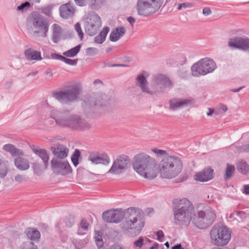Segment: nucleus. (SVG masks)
Segmentation results:
<instances>
[{"label":"nucleus","instance_id":"13d9d810","mask_svg":"<svg viewBox=\"0 0 249 249\" xmlns=\"http://www.w3.org/2000/svg\"><path fill=\"white\" fill-rule=\"evenodd\" d=\"M183 8H191L194 6V4L191 2L182 3Z\"/></svg>","mask_w":249,"mask_h":249},{"label":"nucleus","instance_id":"473e14b6","mask_svg":"<svg viewBox=\"0 0 249 249\" xmlns=\"http://www.w3.org/2000/svg\"><path fill=\"white\" fill-rule=\"evenodd\" d=\"M106 0H90V8L92 9H97L101 8L106 3Z\"/></svg>","mask_w":249,"mask_h":249},{"label":"nucleus","instance_id":"f704fd0d","mask_svg":"<svg viewBox=\"0 0 249 249\" xmlns=\"http://www.w3.org/2000/svg\"><path fill=\"white\" fill-rule=\"evenodd\" d=\"M235 171V168L233 165H231L227 164V168L226 169L225 178L226 179L231 178Z\"/></svg>","mask_w":249,"mask_h":249},{"label":"nucleus","instance_id":"5fc2aeb1","mask_svg":"<svg viewBox=\"0 0 249 249\" xmlns=\"http://www.w3.org/2000/svg\"><path fill=\"white\" fill-rule=\"evenodd\" d=\"M202 13L205 16H208L212 14V11L209 7H205L203 9Z\"/></svg>","mask_w":249,"mask_h":249},{"label":"nucleus","instance_id":"de8ad7c7","mask_svg":"<svg viewBox=\"0 0 249 249\" xmlns=\"http://www.w3.org/2000/svg\"><path fill=\"white\" fill-rule=\"evenodd\" d=\"M75 219L73 216H70L66 220V225L69 228L71 227L74 224Z\"/></svg>","mask_w":249,"mask_h":249},{"label":"nucleus","instance_id":"603ef678","mask_svg":"<svg viewBox=\"0 0 249 249\" xmlns=\"http://www.w3.org/2000/svg\"><path fill=\"white\" fill-rule=\"evenodd\" d=\"M239 150L241 152H249V144L241 146L239 148Z\"/></svg>","mask_w":249,"mask_h":249},{"label":"nucleus","instance_id":"69168bd1","mask_svg":"<svg viewBox=\"0 0 249 249\" xmlns=\"http://www.w3.org/2000/svg\"><path fill=\"white\" fill-rule=\"evenodd\" d=\"M126 65L125 64H112L111 65H109V67H126Z\"/></svg>","mask_w":249,"mask_h":249},{"label":"nucleus","instance_id":"8fccbe9b","mask_svg":"<svg viewBox=\"0 0 249 249\" xmlns=\"http://www.w3.org/2000/svg\"><path fill=\"white\" fill-rule=\"evenodd\" d=\"M89 225V224L85 220L82 219L80 224V228L85 231H87L88 230Z\"/></svg>","mask_w":249,"mask_h":249},{"label":"nucleus","instance_id":"0eeeda50","mask_svg":"<svg viewBox=\"0 0 249 249\" xmlns=\"http://www.w3.org/2000/svg\"><path fill=\"white\" fill-rule=\"evenodd\" d=\"M216 218L214 210L208 205H205L202 210L198 211L195 214L192 222L197 228L205 229L213 224Z\"/></svg>","mask_w":249,"mask_h":249},{"label":"nucleus","instance_id":"37998d69","mask_svg":"<svg viewBox=\"0 0 249 249\" xmlns=\"http://www.w3.org/2000/svg\"><path fill=\"white\" fill-rule=\"evenodd\" d=\"M152 151L159 157L162 156H166L169 155L167 152L163 150L154 148L152 149Z\"/></svg>","mask_w":249,"mask_h":249},{"label":"nucleus","instance_id":"e433bc0d","mask_svg":"<svg viewBox=\"0 0 249 249\" xmlns=\"http://www.w3.org/2000/svg\"><path fill=\"white\" fill-rule=\"evenodd\" d=\"M8 172V167L7 165L3 163L0 159V177L4 178Z\"/></svg>","mask_w":249,"mask_h":249},{"label":"nucleus","instance_id":"4c0bfd02","mask_svg":"<svg viewBox=\"0 0 249 249\" xmlns=\"http://www.w3.org/2000/svg\"><path fill=\"white\" fill-rule=\"evenodd\" d=\"M20 249H37V247L32 242L27 241L22 244Z\"/></svg>","mask_w":249,"mask_h":249},{"label":"nucleus","instance_id":"b1692460","mask_svg":"<svg viewBox=\"0 0 249 249\" xmlns=\"http://www.w3.org/2000/svg\"><path fill=\"white\" fill-rule=\"evenodd\" d=\"M3 149L6 152H9L13 157L23 155V151L18 148H17L16 146L12 144L8 143L4 144L3 146Z\"/></svg>","mask_w":249,"mask_h":249},{"label":"nucleus","instance_id":"6e6552de","mask_svg":"<svg viewBox=\"0 0 249 249\" xmlns=\"http://www.w3.org/2000/svg\"><path fill=\"white\" fill-rule=\"evenodd\" d=\"M27 25H33L35 30L34 35L46 37L49 31V23L47 18L37 12H32L27 19Z\"/></svg>","mask_w":249,"mask_h":249},{"label":"nucleus","instance_id":"412c9836","mask_svg":"<svg viewBox=\"0 0 249 249\" xmlns=\"http://www.w3.org/2000/svg\"><path fill=\"white\" fill-rule=\"evenodd\" d=\"M189 101L186 99H180L179 98H174L169 100L170 109L175 110L179 108L188 105Z\"/></svg>","mask_w":249,"mask_h":249},{"label":"nucleus","instance_id":"4468645a","mask_svg":"<svg viewBox=\"0 0 249 249\" xmlns=\"http://www.w3.org/2000/svg\"><path fill=\"white\" fill-rule=\"evenodd\" d=\"M102 26V21L100 16L96 13L90 16L89 20L85 26V32L89 36H94Z\"/></svg>","mask_w":249,"mask_h":249},{"label":"nucleus","instance_id":"c756f323","mask_svg":"<svg viewBox=\"0 0 249 249\" xmlns=\"http://www.w3.org/2000/svg\"><path fill=\"white\" fill-rule=\"evenodd\" d=\"M236 167L238 171L243 175H247L249 172V165L243 160L237 162Z\"/></svg>","mask_w":249,"mask_h":249},{"label":"nucleus","instance_id":"20e7f679","mask_svg":"<svg viewBox=\"0 0 249 249\" xmlns=\"http://www.w3.org/2000/svg\"><path fill=\"white\" fill-rule=\"evenodd\" d=\"M50 117L54 119L57 124L62 127H69L73 129L82 130L89 127L86 121L76 115H69L67 111H60L53 110Z\"/></svg>","mask_w":249,"mask_h":249},{"label":"nucleus","instance_id":"a878e982","mask_svg":"<svg viewBox=\"0 0 249 249\" xmlns=\"http://www.w3.org/2000/svg\"><path fill=\"white\" fill-rule=\"evenodd\" d=\"M198 61L197 62L194 64L191 67L192 74L195 77H199L200 75H205L206 72L203 68L201 67L202 64Z\"/></svg>","mask_w":249,"mask_h":249},{"label":"nucleus","instance_id":"aec40b11","mask_svg":"<svg viewBox=\"0 0 249 249\" xmlns=\"http://www.w3.org/2000/svg\"><path fill=\"white\" fill-rule=\"evenodd\" d=\"M126 33L124 26H119L112 30L109 35V40L112 42H116L123 36Z\"/></svg>","mask_w":249,"mask_h":249},{"label":"nucleus","instance_id":"774afa93","mask_svg":"<svg viewBox=\"0 0 249 249\" xmlns=\"http://www.w3.org/2000/svg\"><path fill=\"white\" fill-rule=\"evenodd\" d=\"M244 87H240L239 88H236V89H233L230 90L231 91L233 92H239L241 89L244 88Z\"/></svg>","mask_w":249,"mask_h":249},{"label":"nucleus","instance_id":"7c9ffc66","mask_svg":"<svg viewBox=\"0 0 249 249\" xmlns=\"http://www.w3.org/2000/svg\"><path fill=\"white\" fill-rule=\"evenodd\" d=\"M81 45L78 44L75 47L63 53V55L68 57H72L76 56L80 52Z\"/></svg>","mask_w":249,"mask_h":249},{"label":"nucleus","instance_id":"79ce46f5","mask_svg":"<svg viewBox=\"0 0 249 249\" xmlns=\"http://www.w3.org/2000/svg\"><path fill=\"white\" fill-rule=\"evenodd\" d=\"M74 29L77 32L80 40H82L84 36V33L81 29V25L79 22H77L75 24Z\"/></svg>","mask_w":249,"mask_h":249},{"label":"nucleus","instance_id":"4be33fe9","mask_svg":"<svg viewBox=\"0 0 249 249\" xmlns=\"http://www.w3.org/2000/svg\"><path fill=\"white\" fill-rule=\"evenodd\" d=\"M24 54L28 60L39 61L42 59L41 53L39 51H34L31 48L25 50Z\"/></svg>","mask_w":249,"mask_h":249},{"label":"nucleus","instance_id":"39448f33","mask_svg":"<svg viewBox=\"0 0 249 249\" xmlns=\"http://www.w3.org/2000/svg\"><path fill=\"white\" fill-rule=\"evenodd\" d=\"M159 167L162 178H172L181 172L183 164L178 157L167 155L164 156L159 164Z\"/></svg>","mask_w":249,"mask_h":249},{"label":"nucleus","instance_id":"a19ab883","mask_svg":"<svg viewBox=\"0 0 249 249\" xmlns=\"http://www.w3.org/2000/svg\"><path fill=\"white\" fill-rule=\"evenodd\" d=\"M29 179V177L25 175H17L15 177V180L18 183L26 182Z\"/></svg>","mask_w":249,"mask_h":249},{"label":"nucleus","instance_id":"f3484780","mask_svg":"<svg viewBox=\"0 0 249 249\" xmlns=\"http://www.w3.org/2000/svg\"><path fill=\"white\" fill-rule=\"evenodd\" d=\"M213 170L211 168L204 169L202 172L196 173L194 176V179L200 182L208 181L213 178Z\"/></svg>","mask_w":249,"mask_h":249},{"label":"nucleus","instance_id":"c03bdc74","mask_svg":"<svg viewBox=\"0 0 249 249\" xmlns=\"http://www.w3.org/2000/svg\"><path fill=\"white\" fill-rule=\"evenodd\" d=\"M98 52V50L93 47H89L86 50V53L89 56H93Z\"/></svg>","mask_w":249,"mask_h":249},{"label":"nucleus","instance_id":"72a5a7b5","mask_svg":"<svg viewBox=\"0 0 249 249\" xmlns=\"http://www.w3.org/2000/svg\"><path fill=\"white\" fill-rule=\"evenodd\" d=\"M80 157V151L76 149L71 156V160L75 167H76L79 164V159Z\"/></svg>","mask_w":249,"mask_h":249},{"label":"nucleus","instance_id":"dca6fc26","mask_svg":"<svg viewBox=\"0 0 249 249\" xmlns=\"http://www.w3.org/2000/svg\"><path fill=\"white\" fill-rule=\"evenodd\" d=\"M51 149L54 155L53 158L62 160L68 156L69 149L63 144H56L55 146L51 147Z\"/></svg>","mask_w":249,"mask_h":249},{"label":"nucleus","instance_id":"1a4fd4ad","mask_svg":"<svg viewBox=\"0 0 249 249\" xmlns=\"http://www.w3.org/2000/svg\"><path fill=\"white\" fill-rule=\"evenodd\" d=\"M210 236L212 242L217 246H224L228 244L231 239V233L226 226L215 225L211 229Z\"/></svg>","mask_w":249,"mask_h":249},{"label":"nucleus","instance_id":"ddd939ff","mask_svg":"<svg viewBox=\"0 0 249 249\" xmlns=\"http://www.w3.org/2000/svg\"><path fill=\"white\" fill-rule=\"evenodd\" d=\"M130 162L129 157L125 155L119 156L113 161L112 166L107 173L120 174L126 170Z\"/></svg>","mask_w":249,"mask_h":249},{"label":"nucleus","instance_id":"9d476101","mask_svg":"<svg viewBox=\"0 0 249 249\" xmlns=\"http://www.w3.org/2000/svg\"><path fill=\"white\" fill-rule=\"evenodd\" d=\"M81 89L77 85H72L64 90L54 91L53 97L62 104H69L77 99Z\"/></svg>","mask_w":249,"mask_h":249},{"label":"nucleus","instance_id":"a211bd4d","mask_svg":"<svg viewBox=\"0 0 249 249\" xmlns=\"http://www.w3.org/2000/svg\"><path fill=\"white\" fill-rule=\"evenodd\" d=\"M60 16L64 18H68L74 13V9L71 2L62 5L59 7Z\"/></svg>","mask_w":249,"mask_h":249},{"label":"nucleus","instance_id":"f8f14e48","mask_svg":"<svg viewBox=\"0 0 249 249\" xmlns=\"http://www.w3.org/2000/svg\"><path fill=\"white\" fill-rule=\"evenodd\" d=\"M52 169L57 175L66 176L72 173V168L67 160L53 158L51 161Z\"/></svg>","mask_w":249,"mask_h":249},{"label":"nucleus","instance_id":"f03ea898","mask_svg":"<svg viewBox=\"0 0 249 249\" xmlns=\"http://www.w3.org/2000/svg\"><path fill=\"white\" fill-rule=\"evenodd\" d=\"M132 165L134 169L145 178L152 179L155 178L158 173V164L152 157L144 153L135 156Z\"/></svg>","mask_w":249,"mask_h":249},{"label":"nucleus","instance_id":"cd10ccee","mask_svg":"<svg viewBox=\"0 0 249 249\" xmlns=\"http://www.w3.org/2000/svg\"><path fill=\"white\" fill-rule=\"evenodd\" d=\"M33 151L35 154L38 155L39 157L42 159L43 162L44 163L45 168H46L48 167L49 157L46 152V150L40 148H34L33 149Z\"/></svg>","mask_w":249,"mask_h":249},{"label":"nucleus","instance_id":"bf43d9fd","mask_svg":"<svg viewBox=\"0 0 249 249\" xmlns=\"http://www.w3.org/2000/svg\"><path fill=\"white\" fill-rule=\"evenodd\" d=\"M244 191L242 192L243 194L249 195V185L245 184L243 186Z\"/></svg>","mask_w":249,"mask_h":249},{"label":"nucleus","instance_id":"6e6d98bb","mask_svg":"<svg viewBox=\"0 0 249 249\" xmlns=\"http://www.w3.org/2000/svg\"><path fill=\"white\" fill-rule=\"evenodd\" d=\"M76 4L79 6H84L86 5V0H74Z\"/></svg>","mask_w":249,"mask_h":249},{"label":"nucleus","instance_id":"423d86ee","mask_svg":"<svg viewBox=\"0 0 249 249\" xmlns=\"http://www.w3.org/2000/svg\"><path fill=\"white\" fill-rule=\"evenodd\" d=\"M180 202L179 205L174 210L175 223L181 227H187L193 218L194 207L186 199H182Z\"/></svg>","mask_w":249,"mask_h":249},{"label":"nucleus","instance_id":"0e129e2a","mask_svg":"<svg viewBox=\"0 0 249 249\" xmlns=\"http://www.w3.org/2000/svg\"><path fill=\"white\" fill-rule=\"evenodd\" d=\"M38 73V71H32L30 73H29L27 76V77H29V76H35L36 75H37V74Z\"/></svg>","mask_w":249,"mask_h":249},{"label":"nucleus","instance_id":"4d7b16f0","mask_svg":"<svg viewBox=\"0 0 249 249\" xmlns=\"http://www.w3.org/2000/svg\"><path fill=\"white\" fill-rule=\"evenodd\" d=\"M156 234L157 235V239L160 241L162 242L161 238H163L164 236L163 231L161 230L158 231L157 232Z\"/></svg>","mask_w":249,"mask_h":249},{"label":"nucleus","instance_id":"3c124183","mask_svg":"<svg viewBox=\"0 0 249 249\" xmlns=\"http://www.w3.org/2000/svg\"><path fill=\"white\" fill-rule=\"evenodd\" d=\"M236 216L240 218L241 221H242L246 217V213L244 211H236Z\"/></svg>","mask_w":249,"mask_h":249},{"label":"nucleus","instance_id":"09e8293b","mask_svg":"<svg viewBox=\"0 0 249 249\" xmlns=\"http://www.w3.org/2000/svg\"><path fill=\"white\" fill-rule=\"evenodd\" d=\"M31 6V4L28 1H26L21 3L20 5L18 6L17 7L18 11H23V10L26 7H30Z\"/></svg>","mask_w":249,"mask_h":249},{"label":"nucleus","instance_id":"338daca9","mask_svg":"<svg viewBox=\"0 0 249 249\" xmlns=\"http://www.w3.org/2000/svg\"><path fill=\"white\" fill-rule=\"evenodd\" d=\"M172 249H183L180 244H178L172 247Z\"/></svg>","mask_w":249,"mask_h":249},{"label":"nucleus","instance_id":"c85d7f7f","mask_svg":"<svg viewBox=\"0 0 249 249\" xmlns=\"http://www.w3.org/2000/svg\"><path fill=\"white\" fill-rule=\"evenodd\" d=\"M26 233L28 238L31 240H38L40 237V234L38 231L29 228L26 229Z\"/></svg>","mask_w":249,"mask_h":249},{"label":"nucleus","instance_id":"864d4df0","mask_svg":"<svg viewBox=\"0 0 249 249\" xmlns=\"http://www.w3.org/2000/svg\"><path fill=\"white\" fill-rule=\"evenodd\" d=\"M52 57L53 59L59 60L63 61L64 56L59 54L53 53L52 54Z\"/></svg>","mask_w":249,"mask_h":249},{"label":"nucleus","instance_id":"2f4dec72","mask_svg":"<svg viewBox=\"0 0 249 249\" xmlns=\"http://www.w3.org/2000/svg\"><path fill=\"white\" fill-rule=\"evenodd\" d=\"M101 99L100 98H99V99L97 100L94 97L89 96V97L86 98L84 101V103L90 107L101 106V105L99 103V102L101 101Z\"/></svg>","mask_w":249,"mask_h":249},{"label":"nucleus","instance_id":"bb28decb","mask_svg":"<svg viewBox=\"0 0 249 249\" xmlns=\"http://www.w3.org/2000/svg\"><path fill=\"white\" fill-rule=\"evenodd\" d=\"M109 31L108 27H104L99 34L95 36L94 38V42L97 44H102L106 40L107 36Z\"/></svg>","mask_w":249,"mask_h":249},{"label":"nucleus","instance_id":"052dcab7","mask_svg":"<svg viewBox=\"0 0 249 249\" xmlns=\"http://www.w3.org/2000/svg\"><path fill=\"white\" fill-rule=\"evenodd\" d=\"M100 240H96V245L98 248H101L103 247V241L102 237H100Z\"/></svg>","mask_w":249,"mask_h":249},{"label":"nucleus","instance_id":"58836bf2","mask_svg":"<svg viewBox=\"0 0 249 249\" xmlns=\"http://www.w3.org/2000/svg\"><path fill=\"white\" fill-rule=\"evenodd\" d=\"M53 6L52 5H47L41 8L43 14L49 17L51 16L52 13Z\"/></svg>","mask_w":249,"mask_h":249},{"label":"nucleus","instance_id":"2eb2a0df","mask_svg":"<svg viewBox=\"0 0 249 249\" xmlns=\"http://www.w3.org/2000/svg\"><path fill=\"white\" fill-rule=\"evenodd\" d=\"M88 160L93 164H102L104 165H108L110 161L109 156L105 153H101L99 155L91 153L88 157Z\"/></svg>","mask_w":249,"mask_h":249},{"label":"nucleus","instance_id":"5701e85b","mask_svg":"<svg viewBox=\"0 0 249 249\" xmlns=\"http://www.w3.org/2000/svg\"><path fill=\"white\" fill-rule=\"evenodd\" d=\"M18 156V157L15 159V165L16 167L20 171H25L30 167L29 161L24 158H21Z\"/></svg>","mask_w":249,"mask_h":249},{"label":"nucleus","instance_id":"ea45409f","mask_svg":"<svg viewBox=\"0 0 249 249\" xmlns=\"http://www.w3.org/2000/svg\"><path fill=\"white\" fill-rule=\"evenodd\" d=\"M88 239L85 238L83 240H76L74 242L76 249H82L84 246L87 243Z\"/></svg>","mask_w":249,"mask_h":249},{"label":"nucleus","instance_id":"f257e3e1","mask_svg":"<svg viewBox=\"0 0 249 249\" xmlns=\"http://www.w3.org/2000/svg\"><path fill=\"white\" fill-rule=\"evenodd\" d=\"M142 213V210L136 207H130L124 211L121 209H111L103 212L102 218L110 223H119L124 218L122 229L125 233H130L129 235L133 236L139 234L144 226Z\"/></svg>","mask_w":249,"mask_h":249},{"label":"nucleus","instance_id":"7ed1b4c3","mask_svg":"<svg viewBox=\"0 0 249 249\" xmlns=\"http://www.w3.org/2000/svg\"><path fill=\"white\" fill-rule=\"evenodd\" d=\"M148 75L146 71H143L137 77L138 85L141 88L143 92L153 95L157 93L162 92L167 88L172 87V82L167 76L164 74H158L152 80L150 89L147 86V81L146 78Z\"/></svg>","mask_w":249,"mask_h":249},{"label":"nucleus","instance_id":"6ab92c4d","mask_svg":"<svg viewBox=\"0 0 249 249\" xmlns=\"http://www.w3.org/2000/svg\"><path fill=\"white\" fill-rule=\"evenodd\" d=\"M202 64L201 67L205 70L206 74L213 71L216 68L215 63L213 60L204 58L199 60Z\"/></svg>","mask_w":249,"mask_h":249},{"label":"nucleus","instance_id":"c9c22d12","mask_svg":"<svg viewBox=\"0 0 249 249\" xmlns=\"http://www.w3.org/2000/svg\"><path fill=\"white\" fill-rule=\"evenodd\" d=\"M8 172V167L7 165L3 163L0 159V177L4 178Z\"/></svg>","mask_w":249,"mask_h":249},{"label":"nucleus","instance_id":"393cba45","mask_svg":"<svg viewBox=\"0 0 249 249\" xmlns=\"http://www.w3.org/2000/svg\"><path fill=\"white\" fill-rule=\"evenodd\" d=\"M62 34V29L57 24L53 25V35L52 39L54 43H57L60 40Z\"/></svg>","mask_w":249,"mask_h":249},{"label":"nucleus","instance_id":"a18cd8bd","mask_svg":"<svg viewBox=\"0 0 249 249\" xmlns=\"http://www.w3.org/2000/svg\"><path fill=\"white\" fill-rule=\"evenodd\" d=\"M77 59H71L64 56L63 62L71 66H76L77 63Z\"/></svg>","mask_w":249,"mask_h":249},{"label":"nucleus","instance_id":"9b49d317","mask_svg":"<svg viewBox=\"0 0 249 249\" xmlns=\"http://www.w3.org/2000/svg\"><path fill=\"white\" fill-rule=\"evenodd\" d=\"M163 0H137L136 10L139 15L149 17L157 12Z\"/></svg>","mask_w":249,"mask_h":249},{"label":"nucleus","instance_id":"e2e57ef3","mask_svg":"<svg viewBox=\"0 0 249 249\" xmlns=\"http://www.w3.org/2000/svg\"><path fill=\"white\" fill-rule=\"evenodd\" d=\"M127 20L132 26H133L134 23L135 22V19L132 17H128Z\"/></svg>","mask_w":249,"mask_h":249},{"label":"nucleus","instance_id":"680f3d73","mask_svg":"<svg viewBox=\"0 0 249 249\" xmlns=\"http://www.w3.org/2000/svg\"><path fill=\"white\" fill-rule=\"evenodd\" d=\"M109 249H125L123 247L121 246L119 244L113 245Z\"/></svg>","mask_w":249,"mask_h":249},{"label":"nucleus","instance_id":"49530a36","mask_svg":"<svg viewBox=\"0 0 249 249\" xmlns=\"http://www.w3.org/2000/svg\"><path fill=\"white\" fill-rule=\"evenodd\" d=\"M144 238L143 237H140L138 240L134 242V245L136 247L141 248L144 244Z\"/></svg>","mask_w":249,"mask_h":249}]
</instances>
